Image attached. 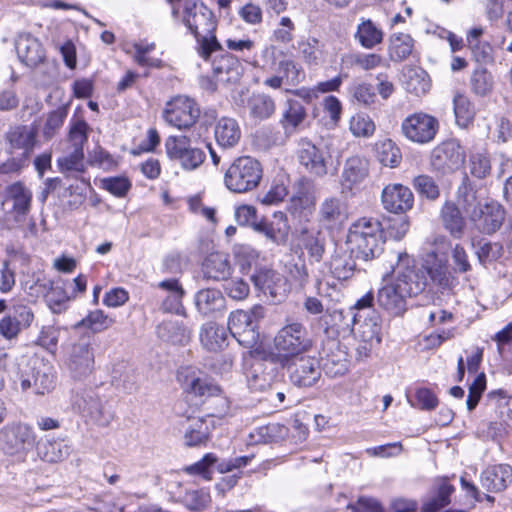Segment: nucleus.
Returning a JSON list of instances; mask_svg holds the SVG:
<instances>
[{"label": "nucleus", "instance_id": "e2e57ef3", "mask_svg": "<svg viewBox=\"0 0 512 512\" xmlns=\"http://www.w3.org/2000/svg\"><path fill=\"white\" fill-rule=\"evenodd\" d=\"M470 48L472 59L478 63L480 67L493 63V48L490 44L478 41L471 44Z\"/></svg>", "mask_w": 512, "mask_h": 512}, {"label": "nucleus", "instance_id": "bf43d9fd", "mask_svg": "<svg viewBox=\"0 0 512 512\" xmlns=\"http://www.w3.org/2000/svg\"><path fill=\"white\" fill-rule=\"evenodd\" d=\"M217 458L214 454L208 453L206 454L200 461L186 466L183 468V471L189 475H200L206 480L211 479V470L210 467L215 464Z\"/></svg>", "mask_w": 512, "mask_h": 512}, {"label": "nucleus", "instance_id": "e433bc0d", "mask_svg": "<svg viewBox=\"0 0 512 512\" xmlns=\"http://www.w3.org/2000/svg\"><path fill=\"white\" fill-rule=\"evenodd\" d=\"M195 304L203 315H210L225 310L226 300L220 290H199Z\"/></svg>", "mask_w": 512, "mask_h": 512}, {"label": "nucleus", "instance_id": "c03bdc74", "mask_svg": "<svg viewBox=\"0 0 512 512\" xmlns=\"http://www.w3.org/2000/svg\"><path fill=\"white\" fill-rule=\"evenodd\" d=\"M379 305L393 315H400L406 309L405 296L399 290H378Z\"/></svg>", "mask_w": 512, "mask_h": 512}, {"label": "nucleus", "instance_id": "ddd939ff", "mask_svg": "<svg viewBox=\"0 0 512 512\" xmlns=\"http://www.w3.org/2000/svg\"><path fill=\"white\" fill-rule=\"evenodd\" d=\"M200 116V110L194 100L187 97H177L167 104L164 119L178 129H188L193 126Z\"/></svg>", "mask_w": 512, "mask_h": 512}, {"label": "nucleus", "instance_id": "052dcab7", "mask_svg": "<svg viewBox=\"0 0 512 512\" xmlns=\"http://www.w3.org/2000/svg\"><path fill=\"white\" fill-rule=\"evenodd\" d=\"M44 298L54 313H61L67 308L71 296L67 295L65 290H47Z\"/></svg>", "mask_w": 512, "mask_h": 512}, {"label": "nucleus", "instance_id": "7ed1b4c3", "mask_svg": "<svg viewBox=\"0 0 512 512\" xmlns=\"http://www.w3.org/2000/svg\"><path fill=\"white\" fill-rule=\"evenodd\" d=\"M183 23L196 37L197 51L204 60L211 58L213 50L221 49V44L215 36L217 19L203 2L185 1Z\"/></svg>", "mask_w": 512, "mask_h": 512}, {"label": "nucleus", "instance_id": "bb28decb", "mask_svg": "<svg viewBox=\"0 0 512 512\" xmlns=\"http://www.w3.org/2000/svg\"><path fill=\"white\" fill-rule=\"evenodd\" d=\"M297 231L299 233V240L308 251L309 256L316 262L321 261L325 252L326 242L323 232L317 227H308L302 224Z\"/></svg>", "mask_w": 512, "mask_h": 512}, {"label": "nucleus", "instance_id": "79ce46f5", "mask_svg": "<svg viewBox=\"0 0 512 512\" xmlns=\"http://www.w3.org/2000/svg\"><path fill=\"white\" fill-rule=\"evenodd\" d=\"M380 316L375 312L371 313L359 325L358 336L363 343L380 344L381 342V325Z\"/></svg>", "mask_w": 512, "mask_h": 512}, {"label": "nucleus", "instance_id": "4468645a", "mask_svg": "<svg viewBox=\"0 0 512 512\" xmlns=\"http://www.w3.org/2000/svg\"><path fill=\"white\" fill-rule=\"evenodd\" d=\"M321 358L325 373L331 377L342 376L349 369L346 347L336 338H328L323 343Z\"/></svg>", "mask_w": 512, "mask_h": 512}, {"label": "nucleus", "instance_id": "c85d7f7f", "mask_svg": "<svg viewBox=\"0 0 512 512\" xmlns=\"http://www.w3.org/2000/svg\"><path fill=\"white\" fill-rule=\"evenodd\" d=\"M6 199L12 201L15 221L20 222L31 208L32 193L21 182H16L6 188Z\"/></svg>", "mask_w": 512, "mask_h": 512}, {"label": "nucleus", "instance_id": "b1692460", "mask_svg": "<svg viewBox=\"0 0 512 512\" xmlns=\"http://www.w3.org/2000/svg\"><path fill=\"white\" fill-rule=\"evenodd\" d=\"M512 482V467L498 464L487 467L480 476V483L488 492H501Z\"/></svg>", "mask_w": 512, "mask_h": 512}, {"label": "nucleus", "instance_id": "864d4df0", "mask_svg": "<svg viewBox=\"0 0 512 512\" xmlns=\"http://www.w3.org/2000/svg\"><path fill=\"white\" fill-rule=\"evenodd\" d=\"M453 103L457 124L461 127H467L475 115L473 105L469 99L463 95H456Z\"/></svg>", "mask_w": 512, "mask_h": 512}, {"label": "nucleus", "instance_id": "6ab92c4d", "mask_svg": "<svg viewBox=\"0 0 512 512\" xmlns=\"http://www.w3.org/2000/svg\"><path fill=\"white\" fill-rule=\"evenodd\" d=\"M358 314L352 312V309L345 312L342 309L326 307L325 313L318 318V323L325 334H338L341 331H349L358 321Z\"/></svg>", "mask_w": 512, "mask_h": 512}, {"label": "nucleus", "instance_id": "37998d69", "mask_svg": "<svg viewBox=\"0 0 512 512\" xmlns=\"http://www.w3.org/2000/svg\"><path fill=\"white\" fill-rule=\"evenodd\" d=\"M473 247L479 263L484 267L497 261L503 255V246L498 242L481 239L473 243Z\"/></svg>", "mask_w": 512, "mask_h": 512}, {"label": "nucleus", "instance_id": "20e7f679", "mask_svg": "<svg viewBox=\"0 0 512 512\" xmlns=\"http://www.w3.org/2000/svg\"><path fill=\"white\" fill-rule=\"evenodd\" d=\"M314 340L305 325L298 321H288L275 334L266 359L275 365H285L293 357L309 353Z\"/></svg>", "mask_w": 512, "mask_h": 512}, {"label": "nucleus", "instance_id": "6e6d98bb", "mask_svg": "<svg viewBox=\"0 0 512 512\" xmlns=\"http://www.w3.org/2000/svg\"><path fill=\"white\" fill-rule=\"evenodd\" d=\"M349 128L356 137H370L375 131V124L368 115L356 114L351 118Z\"/></svg>", "mask_w": 512, "mask_h": 512}, {"label": "nucleus", "instance_id": "7c9ffc66", "mask_svg": "<svg viewBox=\"0 0 512 512\" xmlns=\"http://www.w3.org/2000/svg\"><path fill=\"white\" fill-rule=\"evenodd\" d=\"M306 117L307 112L302 103L294 99H288L286 101V108L280 119V125L285 135L290 136L295 134Z\"/></svg>", "mask_w": 512, "mask_h": 512}, {"label": "nucleus", "instance_id": "5701e85b", "mask_svg": "<svg viewBox=\"0 0 512 512\" xmlns=\"http://www.w3.org/2000/svg\"><path fill=\"white\" fill-rule=\"evenodd\" d=\"M19 60L30 68H35L45 61V51L37 38L29 33H22L15 43Z\"/></svg>", "mask_w": 512, "mask_h": 512}, {"label": "nucleus", "instance_id": "0eeeda50", "mask_svg": "<svg viewBox=\"0 0 512 512\" xmlns=\"http://www.w3.org/2000/svg\"><path fill=\"white\" fill-rule=\"evenodd\" d=\"M290 382L297 387H312L321 377L320 361L317 357L302 353L293 357L285 365Z\"/></svg>", "mask_w": 512, "mask_h": 512}, {"label": "nucleus", "instance_id": "a18cd8bd", "mask_svg": "<svg viewBox=\"0 0 512 512\" xmlns=\"http://www.w3.org/2000/svg\"><path fill=\"white\" fill-rule=\"evenodd\" d=\"M355 37L363 47L371 49L382 42L383 33L370 19H367L358 25Z\"/></svg>", "mask_w": 512, "mask_h": 512}, {"label": "nucleus", "instance_id": "8fccbe9b", "mask_svg": "<svg viewBox=\"0 0 512 512\" xmlns=\"http://www.w3.org/2000/svg\"><path fill=\"white\" fill-rule=\"evenodd\" d=\"M459 208L469 217L472 218L474 212L482 207L478 200L476 191L469 185L463 184L458 190Z\"/></svg>", "mask_w": 512, "mask_h": 512}, {"label": "nucleus", "instance_id": "de8ad7c7", "mask_svg": "<svg viewBox=\"0 0 512 512\" xmlns=\"http://www.w3.org/2000/svg\"><path fill=\"white\" fill-rule=\"evenodd\" d=\"M114 320L109 318L101 310H94L88 313L81 321L74 325L75 329L86 328L93 333H99L108 329Z\"/></svg>", "mask_w": 512, "mask_h": 512}, {"label": "nucleus", "instance_id": "f8f14e48", "mask_svg": "<svg viewBox=\"0 0 512 512\" xmlns=\"http://www.w3.org/2000/svg\"><path fill=\"white\" fill-rule=\"evenodd\" d=\"M166 153L170 159L178 160L186 170L198 168L205 160V153L191 147L186 136H170L165 141Z\"/></svg>", "mask_w": 512, "mask_h": 512}, {"label": "nucleus", "instance_id": "338daca9", "mask_svg": "<svg viewBox=\"0 0 512 512\" xmlns=\"http://www.w3.org/2000/svg\"><path fill=\"white\" fill-rule=\"evenodd\" d=\"M83 150L72 148L69 155L58 159V165L61 171H82L83 170Z\"/></svg>", "mask_w": 512, "mask_h": 512}, {"label": "nucleus", "instance_id": "9b49d317", "mask_svg": "<svg viewBox=\"0 0 512 512\" xmlns=\"http://www.w3.org/2000/svg\"><path fill=\"white\" fill-rule=\"evenodd\" d=\"M438 120L426 113H414L401 124L404 136L412 142L425 144L432 141L438 131Z\"/></svg>", "mask_w": 512, "mask_h": 512}, {"label": "nucleus", "instance_id": "ea45409f", "mask_svg": "<svg viewBox=\"0 0 512 512\" xmlns=\"http://www.w3.org/2000/svg\"><path fill=\"white\" fill-rule=\"evenodd\" d=\"M455 488L447 479H440L435 483V495L422 506L423 512H437L450 503V496Z\"/></svg>", "mask_w": 512, "mask_h": 512}, {"label": "nucleus", "instance_id": "2eb2a0df", "mask_svg": "<svg viewBox=\"0 0 512 512\" xmlns=\"http://www.w3.org/2000/svg\"><path fill=\"white\" fill-rule=\"evenodd\" d=\"M74 405L79 411L101 426L108 425L113 419L112 413L106 409L105 403L92 389L83 390L74 399Z\"/></svg>", "mask_w": 512, "mask_h": 512}, {"label": "nucleus", "instance_id": "2f4dec72", "mask_svg": "<svg viewBox=\"0 0 512 512\" xmlns=\"http://www.w3.org/2000/svg\"><path fill=\"white\" fill-rule=\"evenodd\" d=\"M369 174V162L360 156L349 157L344 164L342 179L343 185L352 188L361 183Z\"/></svg>", "mask_w": 512, "mask_h": 512}, {"label": "nucleus", "instance_id": "a19ab883", "mask_svg": "<svg viewBox=\"0 0 512 512\" xmlns=\"http://www.w3.org/2000/svg\"><path fill=\"white\" fill-rule=\"evenodd\" d=\"M375 152L378 161L384 166L395 168L399 166L402 161L400 148L391 139L376 142Z\"/></svg>", "mask_w": 512, "mask_h": 512}, {"label": "nucleus", "instance_id": "69168bd1", "mask_svg": "<svg viewBox=\"0 0 512 512\" xmlns=\"http://www.w3.org/2000/svg\"><path fill=\"white\" fill-rule=\"evenodd\" d=\"M485 388L486 376L484 373H480L469 387V394L466 400L467 408L469 411L475 409Z\"/></svg>", "mask_w": 512, "mask_h": 512}, {"label": "nucleus", "instance_id": "1a4fd4ad", "mask_svg": "<svg viewBox=\"0 0 512 512\" xmlns=\"http://www.w3.org/2000/svg\"><path fill=\"white\" fill-rule=\"evenodd\" d=\"M177 380L186 393L201 399L218 396L222 392L219 385L191 366L181 367L177 372Z\"/></svg>", "mask_w": 512, "mask_h": 512}, {"label": "nucleus", "instance_id": "09e8293b", "mask_svg": "<svg viewBox=\"0 0 512 512\" xmlns=\"http://www.w3.org/2000/svg\"><path fill=\"white\" fill-rule=\"evenodd\" d=\"M185 508L191 512H202L211 504V496L204 489L188 490L181 499Z\"/></svg>", "mask_w": 512, "mask_h": 512}, {"label": "nucleus", "instance_id": "680f3d73", "mask_svg": "<svg viewBox=\"0 0 512 512\" xmlns=\"http://www.w3.org/2000/svg\"><path fill=\"white\" fill-rule=\"evenodd\" d=\"M491 161L486 153H476L470 158V172L473 176L482 179L490 174Z\"/></svg>", "mask_w": 512, "mask_h": 512}, {"label": "nucleus", "instance_id": "a211bd4d", "mask_svg": "<svg viewBox=\"0 0 512 512\" xmlns=\"http://www.w3.org/2000/svg\"><path fill=\"white\" fill-rule=\"evenodd\" d=\"M381 201L385 210L404 214L413 207L414 195L402 184H389L382 191Z\"/></svg>", "mask_w": 512, "mask_h": 512}, {"label": "nucleus", "instance_id": "4be33fe9", "mask_svg": "<svg viewBox=\"0 0 512 512\" xmlns=\"http://www.w3.org/2000/svg\"><path fill=\"white\" fill-rule=\"evenodd\" d=\"M346 219V206L339 197H326L319 204L317 221L320 226L326 229H334L341 225Z\"/></svg>", "mask_w": 512, "mask_h": 512}, {"label": "nucleus", "instance_id": "a878e982", "mask_svg": "<svg viewBox=\"0 0 512 512\" xmlns=\"http://www.w3.org/2000/svg\"><path fill=\"white\" fill-rule=\"evenodd\" d=\"M214 137L220 147L230 149L239 143L242 130L236 119L222 117L215 124Z\"/></svg>", "mask_w": 512, "mask_h": 512}, {"label": "nucleus", "instance_id": "dca6fc26", "mask_svg": "<svg viewBox=\"0 0 512 512\" xmlns=\"http://www.w3.org/2000/svg\"><path fill=\"white\" fill-rule=\"evenodd\" d=\"M211 66L213 76L218 82L237 83L243 74V66L237 57L226 52L222 47L219 50H213Z\"/></svg>", "mask_w": 512, "mask_h": 512}, {"label": "nucleus", "instance_id": "f3484780", "mask_svg": "<svg viewBox=\"0 0 512 512\" xmlns=\"http://www.w3.org/2000/svg\"><path fill=\"white\" fill-rule=\"evenodd\" d=\"M506 212L502 205L490 202L482 205L470 219L476 229L483 234H494L504 223Z\"/></svg>", "mask_w": 512, "mask_h": 512}, {"label": "nucleus", "instance_id": "f03ea898", "mask_svg": "<svg viewBox=\"0 0 512 512\" xmlns=\"http://www.w3.org/2000/svg\"><path fill=\"white\" fill-rule=\"evenodd\" d=\"M429 258L433 259L431 265L429 260H426V266L415 269L410 266L411 259L407 253L399 254V263L393 270L395 275V282L391 288H401L402 286L416 287L422 286L426 288L429 285H436L441 288H450L453 286L454 278L448 270V267L441 260H438L436 255L433 253L428 255Z\"/></svg>", "mask_w": 512, "mask_h": 512}, {"label": "nucleus", "instance_id": "6e6552de", "mask_svg": "<svg viewBox=\"0 0 512 512\" xmlns=\"http://www.w3.org/2000/svg\"><path fill=\"white\" fill-rule=\"evenodd\" d=\"M35 435L30 426L23 423H10L0 430V445L9 455H22L31 450Z\"/></svg>", "mask_w": 512, "mask_h": 512}, {"label": "nucleus", "instance_id": "603ef678", "mask_svg": "<svg viewBox=\"0 0 512 512\" xmlns=\"http://www.w3.org/2000/svg\"><path fill=\"white\" fill-rule=\"evenodd\" d=\"M415 191L428 200L434 201L440 195V189L433 177L429 175H418L412 181Z\"/></svg>", "mask_w": 512, "mask_h": 512}, {"label": "nucleus", "instance_id": "f704fd0d", "mask_svg": "<svg viewBox=\"0 0 512 512\" xmlns=\"http://www.w3.org/2000/svg\"><path fill=\"white\" fill-rule=\"evenodd\" d=\"M441 218L446 230L455 239L462 238L466 226L459 206L451 201L444 203L441 209Z\"/></svg>", "mask_w": 512, "mask_h": 512}, {"label": "nucleus", "instance_id": "5fc2aeb1", "mask_svg": "<svg viewBox=\"0 0 512 512\" xmlns=\"http://www.w3.org/2000/svg\"><path fill=\"white\" fill-rule=\"evenodd\" d=\"M67 115V106H60L48 113L46 122L43 127V136L45 139H51L56 135L58 130L62 127Z\"/></svg>", "mask_w": 512, "mask_h": 512}, {"label": "nucleus", "instance_id": "58836bf2", "mask_svg": "<svg viewBox=\"0 0 512 512\" xmlns=\"http://www.w3.org/2000/svg\"><path fill=\"white\" fill-rule=\"evenodd\" d=\"M33 388L36 394L49 393L55 386L53 368L42 361L35 363L32 368Z\"/></svg>", "mask_w": 512, "mask_h": 512}, {"label": "nucleus", "instance_id": "f257e3e1", "mask_svg": "<svg viewBox=\"0 0 512 512\" xmlns=\"http://www.w3.org/2000/svg\"><path fill=\"white\" fill-rule=\"evenodd\" d=\"M383 227L374 218H360L349 229L346 245L350 254L349 261L335 258L332 262L334 274L338 279L346 280L356 269L357 261H369L383 251Z\"/></svg>", "mask_w": 512, "mask_h": 512}, {"label": "nucleus", "instance_id": "0e129e2a", "mask_svg": "<svg viewBox=\"0 0 512 512\" xmlns=\"http://www.w3.org/2000/svg\"><path fill=\"white\" fill-rule=\"evenodd\" d=\"M88 124L84 120L75 121L69 129V141L72 148L83 150V145L87 142Z\"/></svg>", "mask_w": 512, "mask_h": 512}, {"label": "nucleus", "instance_id": "c756f323", "mask_svg": "<svg viewBox=\"0 0 512 512\" xmlns=\"http://www.w3.org/2000/svg\"><path fill=\"white\" fill-rule=\"evenodd\" d=\"M246 109L249 116L255 121H265L271 118L276 111L274 99L264 93H253L247 98Z\"/></svg>", "mask_w": 512, "mask_h": 512}, {"label": "nucleus", "instance_id": "423d86ee", "mask_svg": "<svg viewBox=\"0 0 512 512\" xmlns=\"http://www.w3.org/2000/svg\"><path fill=\"white\" fill-rule=\"evenodd\" d=\"M262 308L254 307L251 311L238 310L228 320V331L246 348L254 347L259 341L258 321L262 317Z\"/></svg>", "mask_w": 512, "mask_h": 512}, {"label": "nucleus", "instance_id": "c9c22d12", "mask_svg": "<svg viewBox=\"0 0 512 512\" xmlns=\"http://www.w3.org/2000/svg\"><path fill=\"white\" fill-rule=\"evenodd\" d=\"M204 278L226 280L230 275V264L227 255L215 252L209 254L202 265Z\"/></svg>", "mask_w": 512, "mask_h": 512}, {"label": "nucleus", "instance_id": "4c0bfd02", "mask_svg": "<svg viewBox=\"0 0 512 512\" xmlns=\"http://www.w3.org/2000/svg\"><path fill=\"white\" fill-rule=\"evenodd\" d=\"M36 130L25 125L16 126L6 134L10 148L22 149L23 155H28L35 144Z\"/></svg>", "mask_w": 512, "mask_h": 512}, {"label": "nucleus", "instance_id": "13d9d810", "mask_svg": "<svg viewBox=\"0 0 512 512\" xmlns=\"http://www.w3.org/2000/svg\"><path fill=\"white\" fill-rule=\"evenodd\" d=\"M23 329L12 315H6L0 319V339L12 344L18 339Z\"/></svg>", "mask_w": 512, "mask_h": 512}, {"label": "nucleus", "instance_id": "aec40b11", "mask_svg": "<svg viewBox=\"0 0 512 512\" xmlns=\"http://www.w3.org/2000/svg\"><path fill=\"white\" fill-rule=\"evenodd\" d=\"M254 230L263 234L268 240L275 245H285L288 241L290 225L288 224L287 215L278 211L273 215L272 221L261 219L254 221Z\"/></svg>", "mask_w": 512, "mask_h": 512}, {"label": "nucleus", "instance_id": "39448f33", "mask_svg": "<svg viewBox=\"0 0 512 512\" xmlns=\"http://www.w3.org/2000/svg\"><path fill=\"white\" fill-rule=\"evenodd\" d=\"M263 175L261 163L251 156L233 160L224 173L226 188L234 193H246L258 187Z\"/></svg>", "mask_w": 512, "mask_h": 512}, {"label": "nucleus", "instance_id": "774afa93", "mask_svg": "<svg viewBox=\"0 0 512 512\" xmlns=\"http://www.w3.org/2000/svg\"><path fill=\"white\" fill-rule=\"evenodd\" d=\"M311 204L309 197L301 194V195H295L291 198L289 211L294 214H299V217L303 219L304 221H308L309 217L312 214L311 211Z\"/></svg>", "mask_w": 512, "mask_h": 512}, {"label": "nucleus", "instance_id": "72a5a7b5", "mask_svg": "<svg viewBox=\"0 0 512 512\" xmlns=\"http://www.w3.org/2000/svg\"><path fill=\"white\" fill-rule=\"evenodd\" d=\"M433 155L449 170L459 169L465 161V153L456 141H447L437 147Z\"/></svg>", "mask_w": 512, "mask_h": 512}, {"label": "nucleus", "instance_id": "9d476101", "mask_svg": "<svg viewBox=\"0 0 512 512\" xmlns=\"http://www.w3.org/2000/svg\"><path fill=\"white\" fill-rule=\"evenodd\" d=\"M67 367L76 379L90 375L94 368V350L90 337H82L68 350Z\"/></svg>", "mask_w": 512, "mask_h": 512}, {"label": "nucleus", "instance_id": "412c9836", "mask_svg": "<svg viewBox=\"0 0 512 512\" xmlns=\"http://www.w3.org/2000/svg\"><path fill=\"white\" fill-rule=\"evenodd\" d=\"M327 156V152L310 141H302L300 144L299 162L308 173L315 177H323L327 174Z\"/></svg>", "mask_w": 512, "mask_h": 512}, {"label": "nucleus", "instance_id": "393cba45", "mask_svg": "<svg viewBox=\"0 0 512 512\" xmlns=\"http://www.w3.org/2000/svg\"><path fill=\"white\" fill-rule=\"evenodd\" d=\"M156 334L159 339L173 345L184 346L191 339V331L183 321L177 319H166L156 327Z\"/></svg>", "mask_w": 512, "mask_h": 512}, {"label": "nucleus", "instance_id": "3c124183", "mask_svg": "<svg viewBox=\"0 0 512 512\" xmlns=\"http://www.w3.org/2000/svg\"><path fill=\"white\" fill-rule=\"evenodd\" d=\"M470 86L476 95L485 96L493 88V77L486 68H476L471 75Z\"/></svg>", "mask_w": 512, "mask_h": 512}, {"label": "nucleus", "instance_id": "473e14b6", "mask_svg": "<svg viewBox=\"0 0 512 512\" xmlns=\"http://www.w3.org/2000/svg\"><path fill=\"white\" fill-rule=\"evenodd\" d=\"M210 436V425L203 417H188L185 422L184 440L187 446L205 444Z\"/></svg>", "mask_w": 512, "mask_h": 512}, {"label": "nucleus", "instance_id": "cd10ccee", "mask_svg": "<svg viewBox=\"0 0 512 512\" xmlns=\"http://www.w3.org/2000/svg\"><path fill=\"white\" fill-rule=\"evenodd\" d=\"M200 342L211 352L222 351L228 345V329L215 322H207L200 329Z\"/></svg>", "mask_w": 512, "mask_h": 512}, {"label": "nucleus", "instance_id": "4d7b16f0", "mask_svg": "<svg viewBox=\"0 0 512 512\" xmlns=\"http://www.w3.org/2000/svg\"><path fill=\"white\" fill-rule=\"evenodd\" d=\"M349 93L358 104L364 106L371 105L376 98L374 87L367 83H353L349 88Z\"/></svg>", "mask_w": 512, "mask_h": 512}, {"label": "nucleus", "instance_id": "49530a36", "mask_svg": "<svg viewBox=\"0 0 512 512\" xmlns=\"http://www.w3.org/2000/svg\"><path fill=\"white\" fill-rule=\"evenodd\" d=\"M413 49V39L408 34H395L390 38L389 54L392 61H403Z\"/></svg>", "mask_w": 512, "mask_h": 512}]
</instances>
